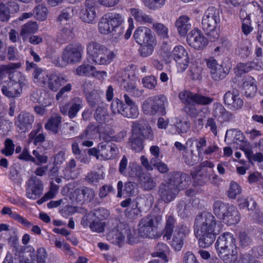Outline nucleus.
<instances>
[{
  "instance_id": "34",
  "label": "nucleus",
  "mask_w": 263,
  "mask_h": 263,
  "mask_svg": "<svg viewBox=\"0 0 263 263\" xmlns=\"http://www.w3.org/2000/svg\"><path fill=\"white\" fill-rule=\"evenodd\" d=\"M96 67L90 65L82 64L78 67L76 69V73L77 75L80 76H97L98 73H101L100 71H96ZM101 73L106 74V72L102 71Z\"/></svg>"
},
{
  "instance_id": "3",
  "label": "nucleus",
  "mask_w": 263,
  "mask_h": 263,
  "mask_svg": "<svg viewBox=\"0 0 263 263\" xmlns=\"http://www.w3.org/2000/svg\"><path fill=\"white\" fill-rule=\"evenodd\" d=\"M219 22L218 10L214 7L209 8L202 17V26L211 41H214L219 36V29L217 27Z\"/></svg>"
},
{
  "instance_id": "28",
  "label": "nucleus",
  "mask_w": 263,
  "mask_h": 263,
  "mask_svg": "<svg viewBox=\"0 0 263 263\" xmlns=\"http://www.w3.org/2000/svg\"><path fill=\"white\" fill-rule=\"evenodd\" d=\"M132 132L138 136L152 140L154 138L152 130L148 125L144 126L138 122H133L132 124Z\"/></svg>"
},
{
  "instance_id": "29",
  "label": "nucleus",
  "mask_w": 263,
  "mask_h": 263,
  "mask_svg": "<svg viewBox=\"0 0 263 263\" xmlns=\"http://www.w3.org/2000/svg\"><path fill=\"white\" fill-rule=\"evenodd\" d=\"M73 36V28L69 23H66L58 32L56 36L57 42L60 43H64L69 41Z\"/></svg>"
},
{
  "instance_id": "46",
  "label": "nucleus",
  "mask_w": 263,
  "mask_h": 263,
  "mask_svg": "<svg viewBox=\"0 0 263 263\" xmlns=\"http://www.w3.org/2000/svg\"><path fill=\"white\" fill-rule=\"evenodd\" d=\"M78 13L77 10L74 7H68L63 9L58 17L57 20L62 22L63 20L67 21Z\"/></svg>"
},
{
  "instance_id": "48",
  "label": "nucleus",
  "mask_w": 263,
  "mask_h": 263,
  "mask_svg": "<svg viewBox=\"0 0 263 263\" xmlns=\"http://www.w3.org/2000/svg\"><path fill=\"white\" fill-rule=\"evenodd\" d=\"M173 129H175L179 134L186 133L190 128V123L188 120H179L175 125L172 126Z\"/></svg>"
},
{
  "instance_id": "38",
  "label": "nucleus",
  "mask_w": 263,
  "mask_h": 263,
  "mask_svg": "<svg viewBox=\"0 0 263 263\" xmlns=\"http://www.w3.org/2000/svg\"><path fill=\"white\" fill-rule=\"evenodd\" d=\"M47 252L45 248H40L36 251V259L31 257V260L25 259L21 263H46L45 259L47 258Z\"/></svg>"
},
{
  "instance_id": "64",
  "label": "nucleus",
  "mask_w": 263,
  "mask_h": 263,
  "mask_svg": "<svg viewBox=\"0 0 263 263\" xmlns=\"http://www.w3.org/2000/svg\"><path fill=\"white\" fill-rule=\"evenodd\" d=\"M92 219L96 218L100 221H103L108 216V211L104 208H101L90 213Z\"/></svg>"
},
{
  "instance_id": "57",
  "label": "nucleus",
  "mask_w": 263,
  "mask_h": 263,
  "mask_svg": "<svg viewBox=\"0 0 263 263\" xmlns=\"http://www.w3.org/2000/svg\"><path fill=\"white\" fill-rule=\"evenodd\" d=\"M138 203L135 202L133 203L131 207H128L125 210V215L127 217L131 219H135L138 217L141 213L140 209L138 207Z\"/></svg>"
},
{
  "instance_id": "41",
  "label": "nucleus",
  "mask_w": 263,
  "mask_h": 263,
  "mask_svg": "<svg viewBox=\"0 0 263 263\" xmlns=\"http://www.w3.org/2000/svg\"><path fill=\"white\" fill-rule=\"evenodd\" d=\"M62 118L59 115H55L49 119L48 122L45 124V128L50 130L55 134L59 131V127L61 123Z\"/></svg>"
},
{
  "instance_id": "39",
  "label": "nucleus",
  "mask_w": 263,
  "mask_h": 263,
  "mask_svg": "<svg viewBox=\"0 0 263 263\" xmlns=\"http://www.w3.org/2000/svg\"><path fill=\"white\" fill-rule=\"evenodd\" d=\"M141 186L146 191L152 190L157 185L156 182L148 174L143 175L140 179Z\"/></svg>"
},
{
  "instance_id": "27",
  "label": "nucleus",
  "mask_w": 263,
  "mask_h": 263,
  "mask_svg": "<svg viewBox=\"0 0 263 263\" xmlns=\"http://www.w3.org/2000/svg\"><path fill=\"white\" fill-rule=\"evenodd\" d=\"M190 18L186 15L179 16L175 21V26L178 34L181 36H185L191 28L190 23Z\"/></svg>"
},
{
  "instance_id": "50",
  "label": "nucleus",
  "mask_w": 263,
  "mask_h": 263,
  "mask_svg": "<svg viewBox=\"0 0 263 263\" xmlns=\"http://www.w3.org/2000/svg\"><path fill=\"white\" fill-rule=\"evenodd\" d=\"M37 29V25L35 22H29L22 27L21 35L26 37L30 34L34 33Z\"/></svg>"
},
{
  "instance_id": "10",
  "label": "nucleus",
  "mask_w": 263,
  "mask_h": 263,
  "mask_svg": "<svg viewBox=\"0 0 263 263\" xmlns=\"http://www.w3.org/2000/svg\"><path fill=\"white\" fill-rule=\"evenodd\" d=\"M105 15L111 27V30L115 32L113 34V40L117 41L124 33V29L121 27L124 22V18L121 14L115 12L107 13Z\"/></svg>"
},
{
  "instance_id": "23",
  "label": "nucleus",
  "mask_w": 263,
  "mask_h": 263,
  "mask_svg": "<svg viewBox=\"0 0 263 263\" xmlns=\"http://www.w3.org/2000/svg\"><path fill=\"white\" fill-rule=\"evenodd\" d=\"M34 122V116L29 113H21L15 122V125L22 132H26L31 128Z\"/></svg>"
},
{
  "instance_id": "6",
  "label": "nucleus",
  "mask_w": 263,
  "mask_h": 263,
  "mask_svg": "<svg viewBox=\"0 0 263 263\" xmlns=\"http://www.w3.org/2000/svg\"><path fill=\"white\" fill-rule=\"evenodd\" d=\"M34 80L40 81L44 84H48V87L51 90L56 91L66 82V80L63 78H60L56 75H48L41 68L35 70Z\"/></svg>"
},
{
  "instance_id": "16",
  "label": "nucleus",
  "mask_w": 263,
  "mask_h": 263,
  "mask_svg": "<svg viewBox=\"0 0 263 263\" xmlns=\"http://www.w3.org/2000/svg\"><path fill=\"white\" fill-rule=\"evenodd\" d=\"M158 194L162 200L168 203L175 198L178 192L174 186L166 180L165 182L159 185Z\"/></svg>"
},
{
  "instance_id": "59",
  "label": "nucleus",
  "mask_w": 263,
  "mask_h": 263,
  "mask_svg": "<svg viewBox=\"0 0 263 263\" xmlns=\"http://www.w3.org/2000/svg\"><path fill=\"white\" fill-rule=\"evenodd\" d=\"M145 6L148 9L156 10L161 8L164 4L165 0H142Z\"/></svg>"
},
{
  "instance_id": "22",
  "label": "nucleus",
  "mask_w": 263,
  "mask_h": 263,
  "mask_svg": "<svg viewBox=\"0 0 263 263\" xmlns=\"http://www.w3.org/2000/svg\"><path fill=\"white\" fill-rule=\"evenodd\" d=\"M126 230L124 228L112 229L107 235L108 240L112 243L122 247L125 243Z\"/></svg>"
},
{
  "instance_id": "49",
  "label": "nucleus",
  "mask_w": 263,
  "mask_h": 263,
  "mask_svg": "<svg viewBox=\"0 0 263 263\" xmlns=\"http://www.w3.org/2000/svg\"><path fill=\"white\" fill-rule=\"evenodd\" d=\"M131 148L136 152H140L143 148L142 139L137 134L132 132V136L130 139Z\"/></svg>"
},
{
  "instance_id": "62",
  "label": "nucleus",
  "mask_w": 263,
  "mask_h": 263,
  "mask_svg": "<svg viewBox=\"0 0 263 263\" xmlns=\"http://www.w3.org/2000/svg\"><path fill=\"white\" fill-rule=\"evenodd\" d=\"M5 148L1 150V153L6 156H11L14 152L15 145L12 140L7 138L5 141Z\"/></svg>"
},
{
  "instance_id": "19",
  "label": "nucleus",
  "mask_w": 263,
  "mask_h": 263,
  "mask_svg": "<svg viewBox=\"0 0 263 263\" xmlns=\"http://www.w3.org/2000/svg\"><path fill=\"white\" fill-rule=\"evenodd\" d=\"M190 230L189 227L182 225L174 234L171 245L175 250L179 251L181 249L184 243V239L190 233Z\"/></svg>"
},
{
  "instance_id": "55",
  "label": "nucleus",
  "mask_w": 263,
  "mask_h": 263,
  "mask_svg": "<svg viewBox=\"0 0 263 263\" xmlns=\"http://www.w3.org/2000/svg\"><path fill=\"white\" fill-rule=\"evenodd\" d=\"M195 96V93H193L189 90H183L178 95V97L181 102L187 105L194 103Z\"/></svg>"
},
{
  "instance_id": "53",
  "label": "nucleus",
  "mask_w": 263,
  "mask_h": 263,
  "mask_svg": "<svg viewBox=\"0 0 263 263\" xmlns=\"http://www.w3.org/2000/svg\"><path fill=\"white\" fill-rule=\"evenodd\" d=\"M58 190V185H56L53 182L51 183L50 189L49 191L47 193H46L42 198L38 200L37 201V203L39 204H41L46 201L50 199L53 198L55 196Z\"/></svg>"
},
{
  "instance_id": "5",
  "label": "nucleus",
  "mask_w": 263,
  "mask_h": 263,
  "mask_svg": "<svg viewBox=\"0 0 263 263\" xmlns=\"http://www.w3.org/2000/svg\"><path fill=\"white\" fill-rule=\"evenodd\" d=\"M193 183L198 185H203L208 183L214 185L219 184L218 176L213 170L208 168H197L191 173Z\"/></svg>"
},
{
  "instance_id": "4",
  "label": "nucleus",
  "mask_w": 263,
  "mask_h": 263,
  "mask_svg": "<svg viewBox=\"0 0 263 263\" xmlns=\"http://www.w3.org/2000/svg\"><path fill=\"white\" fill-rule=\"evenodd\" d=\"M168 100L163 95L150 97L146 99L142 104V110L147 115L160 114L165 115L166 113L165 107L167 105Z\"/></svg>"
},
{
  "instance_id": "7",
  "label": "nucleus",
  "mask_w": 263,
  "mask_h": 263,
  "mask_svg": "<svg viewBox=\"0 0 263 263\" xmlns=\"http://www.w3.org/2000/svg\"><path fill=\"white\" fill-rule=\"evenodd\" d=\"M112 112L119 114L124 117L136 119L138 117L139 110L137 105H125L121 100L115 99L110 105Z\"/></svg>"
},
{
  "instance_id": "8",
  "label": "nucleus",
  "mask_w": 263,
  "mask_h": 263,
  "mask_svg": "<svg viewBox=\"0 0 263 263\" xmlns=\"http://www.w3.org/2000/svg\"><path fill=\"white\" fill-rule=\"evenodd\" d=\"M43 181L36 176H31L26 182V195L30 199L39 198L43 193Z\"/></svg>"
},
{
  "instance_id": "47",
  "label": "nucleus",
  "mask_w": 263,
  "mask_h": 263,
  "mask_svg": "<svg viewBox=\"0 0 263 263\" xmlns=\"http://www.w3.org/2000/svg\"><path fill=\"white\" fill-rule=\"evenodd\" d=\"M153 29L155 31L157 34L162 39H167L168 37V28L163 24L161 23H153Z\"/></svg>"
},
{
  "instance_id": "44",
  "label": "nucleus",
  "mask_w": 263,
  "mask_h": 263,
  "mask_svg": "<svg viewBox=\"0 0 263 263\" xmlns=\"http://www.w3.org/2000/svg\"><path fill=\"white\" fill-rule=\"evenodd\" d=\"M98 29L101 34L105 35L111 34L112 39H113V34L115 32L111 30V27L105 15L101 18L98 24Z\"/></svg>"
},
{
  "instance_id": "17",
  "label": "nucleus",
  "mask_w": 263,
  "mask_h": 263,
  "mask_svg": "<svg viewBox=\"0 0 263 263\" xmlns=\"http://www.w3.org/2000/svg\"><path fill=\"white\" fill-rule=\"evenodd\" d=\"M136 42L139 45H145L155 41V35L148 28L141 26L138 27L134 33Z\"/></svg>"
},
{
  "instance_id": "35",
  "label": "nucleus",
  "mask_w": 263,
  "mask_h": 263,
  "mask_svg": "<svg viewBox=\"0 0 263 263\" xmlns=\"http://www.w3.org/2000/svg\"><path fill=\"white\" fill-rule=\"evenodd\" d=\"M226 216L222 219L227 224L232 225L237 223L240 220V216L238 211L233 205L230 208Z\"/></svg>"
},
{
  "instance_id": "63",
  "label": "nucleus",
  "mask_w": 263,
  "mask_h": 263,
  "mask_svg": "<svg viewBox=\"0 0 263 263\" xmlns=\"http://www.w3.org/2000/svg\"><path fill=\"white\" fill-rule=\"evenodd\" d=\"M185 113L192 118H197L202 112L201 109H198L194 104H189L184 107Z\"/></svg>"
},
{
  "instance_id": "2",
  "label": "nucleus",
  "mask_w": 263,
  "mask_h": 263,
  "mask_svg": "<svg viewBox=\"0 0 263 263\" xmlns=\"http://www.w3.org/2000/svg\"><path fill=\"white\" fill-rule=\"evenodd\" d=\"M86 51L89 60L98 65H108L116 57L112 50L96 41L89 42L87 44Z\"/></svg>"
},
{
  "instance_id": "54",
  "label": "nucleus",
  "mask_w": 263,
  "mask_h": 263,
  "mask_svg": "<svg viewBox=\"0 0 263 263\" xmlns=\"http://www.w3.org/2000/svg\"><path fill=\"white\" fill-rule=\"evenodd\" d=\"M175 222V220L174 217L172 215H170L166 220L164 229V234L163 236L164 237L166 238L167 240H169L171 238L174 228Z\"/></svg>"
},
{
  "instance_id": "11",
  "label": "nucleus",
  "mask_w": 263,
  "mask_h": 263,
  "mask_svg": "<svg viewBox=\"0 0 263 263\" xmlns=\"http://www.w3.org/2000/svg\"><path fill=\"white\" fill-rule=\"evenodd\" d=\"M186 41L190 46L197 50L203 49L208 44V39L200 30L196 28L188 34Z\"/></svg>"
},
{
  "instance_id": "33",
  "label": "nucleus",
  "mask_w": 263,
  "mask_h": 263,
  "mask_svg": "<svg viewBox=\"0 0 263 263\" xmlns=\"http://www.w3.org/2000/svg\"><path fill=\"white\" fill-rule=\"evenodd\" d=\"M3 215L8 214L9 216L14 220H16L18 223H21L24 226L27 228H30L32 226V224L29 222L27 219L21 216L20 214L16 212H13L10 208L8 207H4L1 211Z\"/></svg>"
},
{
  "instance_id": "51",
  "label": "nucleus",
  "mask_w": 263,
  "mask_h": 263,
  "mask_svg": "<svg viewBox=\"0 0 263 263\" xmlns=\"http://www.w3.org/2000/svg\"><path fill=\"white\" fill-rule=\"evenodd\" d=\"M230 135H231L233 137L234 143H236L237 145L246 140L243 133L236 129H230L227 130L225 136V139L229 137Z\"/></svg>"
},
{
  "instance_id": "31",
  "label": "nucleus",
  "mask_w": 263,
  "mask_h": 263,
  "mask_svg": "<svg viewBox=\"0 0 263 263\" xmlns=\"http://www.w3.org/2000/svg\"><path fill=\"white\" fill-rule=\"evenodd\" d=\"M232 206V205L217 200L213 204V212L218 219L222 220L226 216V214H228L227 212Z\"/></svg>"
},
{
  "instance_id": "14",
  "label": "nucleus",
  "mask_w": 263,
  "mask_h": 263,
  "mask_svg": "<svg viewBox=\"0 0 263 263\" xmlns=\"http://www.w3.org/2000/svg\"><path fill=\"white\" fill-rule=\"evenodd\" d=\"M83 106V100L79 97H74L70 102L60 107V111L63 115H68L70 119L77 116Z\"/></svg>"
},
{
  "instance_id": "26",
  "label": "nucleus",
  "mask_w": 263,
  "mask_h": 263,
  "mask_svg": "<svg viewBox=\"0 0 263 263\" xmlns=\"http://www.w3.org/2000/svg\"><path fill=\"white\" fill-rule=\"evenodd\" d=\"M236 240L234 235L230 232H225L218 238L215 246L216 249L236 247Z\"/></svg>"
},
{
  "instance_id": "12",
  "label": "nucleus",
  "mask_w": 263,
  "mask_h": 263,
  "mask_svg": "<svg viewBox=\"0 0 263 263\" xmlns=\"http://www.w3.org/2000/svg\"><path fill=\"white\" fill-rule=\"evenodd\" d=\"M168 177L166 180L174 186L178 193L186 188L191 182L190 176L180 172L170 173L168 174Z\"/></svg>"
},
{
  "instance_id": "56",
  "label": "nucleus",
  "mask_w": 263,
  "mask_h": 263,
  "mask_svg": "<svg viewBox=\"0 0 263 263\" xmlns=\"http://www.w3.org/2000/svg\"><path fill=\"white\" fill-rule=\"evenodd\" d=\"M125 229L126 231L125 235L128 243L133 245L139 242V238L141 237L139 233L137 234L135 229H130L128 228H125Z\"/></svg>"
},
{
  "instance_id": "40",
  "label": "nucleus",
  "mask_w": 263,
  "mask_h": 263,
  "mask_svg": "<svg viewBox=\"0 0 263 263\" xmlns=\"http://www.w3.org/2000/svg\"><path fill=\"white\" fill-rule=\"evenodd\" d=\"M156 252L153 253V257H159L164 260V262L168 261L167 254L169 252L168 246L163 243H159L155 248Z\"/></svg>"
},
{
  "instance_id": "13",
  "label": "nucleus",
  "mask_w": 263,
  "mask_h": 263,
  "mask_svg": "<svg viewBox=\"0 0 263 263\" xmlns=\"http://www.w3.org/2000/svg\"><path fill=\"white\" fill-rule=\"evenodd\" d=\"M206 65L210 69L212 79L215 81L224 79L229 73L227 67H223L221 64L218 63L213 58H210L206 60Z\"/></svg>"
},
{
  "instance_id": "45",
  "label": "nucleus",
  "mask_w": 263,
  "mask_h": 263,
  "mask_svg": "<svg viewBox=\"0 0 263 263\" xmlns=\"http://www.w3.org/2000/svg\"><path fill=\"white\" fill-rule=\"evenodd\" d=\"M108 115L107 110L101 107L98 106L94 113V118L96 121L101 123H105L108 120Z\"/></svg>"
},
{
  "instance_id": "37",
  "label": "nucleus",
  "mask_w": 263,
  "mask_h": 263,
  "mask_svg": "<svg viewBox=\"0 0 263 263\" xmlns=\"http://www.w3.org/2000/svg\"><path fill=\"white\" fill-rule=\"evenodd\" d=\"M212 114L215 117L221 119L222 121H227L231 117V114L227 111L224 107L219 103L214 104Z\"/></svg>"
},
{
  "instance_id": "21",
  "label": "nucleus",
  "mask_w": 263,
  "mask_h": 263,
  "mask_svg": "<svg viewBox=\"0 0 263 263\" xmlns=\"http://www.w3.org/2000/svg\"><path fill=\"white\" fill-rule=\"evenodd\" d=\"M102 142L98 145L100 156L104 159L114 158L118 153V148L114 143Z\"/></svg>"
},
{
  "instance_id": "24",
  "label": "nucleus",
  "mask_w": 263,
  "mask_h": 263,
  "mask_svg": "<svg viewBox=\"0 0 263 263\" xmlns=\"http://www.w3.org/2000/svg\"><path fill=\"white\" fill-rule=\"evenodd\" d=\"M218 255L224 263H232L238 259L237 247L216 249Z\"/></svg>"
},
{
  "instance_id": "58",
  "label": "nucleus",
  "mask_w": 263,
  "mask_h": 263,
  "mask_svg": "<svg viewBox=\"0 0 263 263\" xmlns=\"http://www.w3.org/2000/svg\"><path fill=\"white\" fill-rule=\"evenodd\" d=\"M47 8L43 5H39L34 9V16L37 20L43 21L47 15Z\"/></svg>"
},
{
  "instance_id": "43",
  "label": "nucleus",
  "mask_w": 263,
  "mask_h": 263,
  "mask_svg": "<svg viewBox=\"0 0 263 263\" xmlns=\"http://www.w3.org/2000/svg\"><path fill=\"white\" fill-rule=\"evenodd\" d=\"M77 128V123L70 122L64 123L62 130V134L65 138H71L76 135Z\"/></svg>"
},
{
  "instance_id": "61",
  "label": "nucleus",
  "mask_w": 263,
  "mask_h": 263,
  "mask_svg": "<svg viewBox=\"0 0 263 263\" xmlns=\"http://www.w3.org/2000/svg\"><path fill=\"white\" fill-rule=\"evenodd\" d=\"M105 226L104 222L97 220L96 218H93L89 225V228L93 232L101 233L104 231Z\"/></svg>"
},
{
  "instance_id": "30",
  "label": "nucleus",
  "mask_w": 263,
  "mask_h": 263,
  "mask_svg": "<svg viewBox=\"0 0 263 263\" xmlns=\"http://www.w3.org/2000/svg\"><path fill=\"white\" fill-rule=\"evenodd\" d=\"M162 221V216L160 215L148 214L146 217L142 218L139 223L142 226L157 230Z\"/></svg>"
},
{
  "instance_id": "32",
  "label": "nucleus",
  "mask_w": 263,
  "mask_h": 263,
  "mask_svg": "<svg viewBox=\"0 0 263 263\" xmlns=\"http://www.w3.org/2000/svg\"><path fill=\"white\" fill-rule=\"evenodd\" d=\"M90 85L89 83H85L83 84V91L86 95V99L89 105L92 107H95L101 101V96L97 90H92L88 92V86Z\"/></svg>"
},
{
  "instance_id": "9",
  "label": "nucleus",
  "mask_w": 263,
  "mask_h": 263,
  "mask_svg": "<svg viewBox=\"0 0 263 263\" xmlns=\"http://www.w3.org/2000/svg\"><path fill=\"white\" fill-rule=\"evenodd\" d=\"M82 52L83 48L80 44H69L63 51L62 60L65 64L80 62L82 58Z\"/></svg>"
},
{
  "instance_id": "60",
  "label": "nucleus",
  "mask_w": 263,
  "mask_h": 263,
  "mask_svg": "<svg viewBox=\"0 0 263 263\" xmlns=\"http://www.w3.org/2000/svg\"><path fill=\"white\" fill-rule=\"evenodd\" d=\"M142 82L144 87L150 89L155 88L157 85V79L154 76L144 77Z\"/></svg>"
},
{
  "instance_id": "36",
  "label": "nucleus",
  "mask_w": 263,
  "mask_h": 263,
  "mask_svg": "<svg viewBox=\"0 0 263 263\" xmlns=\"http://www.w3.org/2000/svg\"><path fill=\"white\" fill-rule=\"evenodd\" d=\"M193 208V204L190 200H180L177 205L178 213L183 218L187 217L191 214Z\"/></svg>"
},
{
  "instance_id": "18",
  "label": "nucleus",
  "mask_w": 263,
  "mask_h": 263,
  "mask_svg": "<svg viewBox=\"0 0 263 263\" xmlns=\"http://www.w3.org/2000/svg\"><path fill=\"white\" fill-rule=\"evenodd\" d=\"M224 101L225 104L231 110L239 109L243 104L242 100L239 97L238 91L235 89L227 91L224 96Z\"/></svg>"
},
{
  "instance_id": "42",
  "label": "nucleus",
  "mask_w": 263,
  "mask_h": 263,
  "mask_svg": "<svg viewBox=\"0 0 263 263\" xmlns=\"http://www.w3.org/2000/svg\"><path fill=\"white\" fill-rule=\"evenodd\" d=\"M80 17L87 23L93 24L96 21V13L95 9H82L80 12Z\"/></svg>"
},
{
  "instance_id": "52",
  "label": "nucleus",
  "mask_w": 263,
  "mask_h": 263,
  "mask_svg": "<svg viewBox=\"0 0 263 263\" xmlns=\"http://www.w3.org/2000/svg\"><path fill=\"white\" fill-rule=\"evenodd\" d=\"M126 175L131 177L140 178L143 176L142 168L139 165L133 163H130Z\"/></svg>"
},
{
  "instance_id": "25",
  "label": "nucleus",
  "mask_w": 263,
  "mask_h": 263,
  "mask_svg": "<svg viewBox=\"0 0 263 263\" xmlns=\"http://www.w3.org/2000/svg\"><path fill=\"white\" fill-rule=\"evenodd\" d=\"M21 91L20 84L11 81L5 82L2 88V93L8 98L17 97Z\"/></svg>"
},
{
  "instance_id": "15",
  "label": "nucleus",
  "mask_w": 263,
  "mask_h": 263,
  "mask_svg": "<svg viewBox=\"0 0 263 263\" xmlns=\"http://www.w3.org/2000/svg\"><path fill=\"white\" fill-rule=\"evenodd\" d=\"M172 57L177 63V66L181 71L188 67L189 58L187 52L182 46H176L172 52Z\"/></svg>"
},
{
  "instance_id": "20",
  "label": "nucleus",
  "mask_w": 263,
  "mask_h": 263,
  "mask_svg": "<svg viewBox=\"0 0 263 263\" xmlns=\"http://www.w3.org/2000/svg\"><path fill=\"white\" fill-rule=\"evenodd\" d=\"M95 196V191L90 187L84 186L76 189L71 194L72 198L77 202L91 201Z\"/></svg>"
},
{
  "instance_id": "1",
  "label": "nucleus",
  "mask_w": 263,
  "mask_h": 263,
  "mask_svg": "<svg viewBox=\"0 0 263 263\" xmlns=\"http://www.w3.org/2000/svg\"><path fill=\"white\" fill-rule=\"evenodd\" d=\"M223 225L216 220L210 212H203L198 214L194 221V233L199 238V246L202 248L210 246L217 235L222 231Z\"/></svg>"
}]
</instances>
